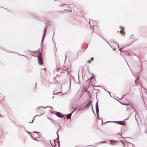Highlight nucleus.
Wrapping results in <instances>:
<instances>
[{
	"instance_id": "obj_1",
	"label": "nucleus",
	"mask_w": 147,
	"mask_h": 147,
	"mask_svg": "<svg viewBox=\"0 0 147 147\" xmlns=\"http://www.w3.org/2000/svg\"><path fill=\"white\" fill-rule=\"evenodd\" d=\"M38 59L39 61V64L40 65H42L43 64V61L42 57H41V53H40L39 51L38 52Z\"/></svg>"
},
{
	"instance_id": "obj_2",
	"label": "nucleus",
	"mask_w": 147,
	"mask_h": 147,
	"mask_svg": "<svg viewBox=\"0 0 147 147\" xmlns=\"http://www.w3.org/2000/svg\"><path fill=\"white\" fill-rule=\"evenodd\" d=\"M127 108L128 109H131L132 108L134 111L135 110L134 108L131 105L128 104L127 105Z\"/></svg>"
},
{
	"instance_id": "obj_3",
	"label": "nucleus",
	"mask_w": 147,
	"mask_h": 147,
	"mask_svg": "<svg viewBox=\"0 0 147 147\" xmlns=\"http://www.w3.org/2000/svg\"><path fill=\"white\" fill-rule=\"evenodd\" d=\"M55 115L58 117L62 118L63 117L62 115L61 114L57 112L55 113Z\"/></svg>"
},
{
	"instance_id": "obj_4",
	"label": "nucleus",
	"mask_w": 147,
	"mask_h": 147,
	"mask_svg": "<svg viewBox=\"0 0 147 147\" xmlns=\"http://www.w3.org/2000/svg\"><path fill=\"white\" fill-rule=\"evenodd\" d=\"M44 84L45 86H47L49 85L50 84V82L49 81L45 80L44 82Z\"/></svg>"
},
{
	"instance_id": "obj_5",
	"label": "nucleus",
	"mask_w": 147,
	"mask_h": 147,
	"mask_svg": "<svg viewBox=\"0 0 147 147\" xmlns=\"http://www.w3.org/2000/svg\"><path fill=\"white\" fill-rule=\"evenodd\" d=\"M47 28H45L43 30V36H45V35L47 32Z\"/></svg>"
},
{
	"instance_id": "obj_6",
	"label": "nucleus",
	"mask_w": 147,
	"mask_h": 147,
	"mask_svg": "<svg viewBox=\"0 0 147 147\" xmlns=\"http://www.w3.org/2000/svg\"><path fill=\"white\" fill-rule=\"evenodd\" d=\"M118 124H120L121 125H123L125 124V123L123 121H119L118 123Z\"/></svg>"
},
{
	"instance_id": "obj_7",
	"label": "nucleus",
	"mask_w": 147,
	"mask_h": 147,
	"mask_svg": "<svg viewBox=\"0 0 147 147\" xmlns=\"http://www.w3.org/2000/svg\"><path fill=\"white\" fill-rule=\"evenodd\" d=\"M71 116V115L70 114H68L66 116L67 119H69L70 118Z\"/></svg>"
},
{
	"instance_id": "obj_8",
	"label": "nucleus",
	"mask_w": 147,
	"mask_h": 147,
	"mask_svg": "<svg viewBox=\"0 0 147 147\" xmlns=\"http://www.w3.org/2000/svg\"><path fill=\"white\" fill-rule=\"evenodd\" d=\"M62 69L64 71H67V69L64 66H63L62 67Z\"/></svg>"
},
{
	"instance_id": "obj_9",
	"label": "nucleus",
	"mask_w": 147,
	"mask_h": 147,
	"mask_svg": "<svg viewBox=\"0 0 147 147\" xmlns=\"http://www.w3.org/2000/svg\"><path fill=\"white\" fill-rule=\"evenodd\" d=\"M120 32L122 34H123L124 33V31H123V30H121L120 31Z\"/></svg>"
},
{
	"instance_id": "obj_10",
	"label": "nucleus",
	"mask_w": 147,
	"mask_h": 147,
	"mask_svg": "<svg viewBox=\"0 0 147 147\" xmlns=\"http://www.w3.org/2000/svg\"><path fill=\"white\" fill-rule=\"evenodd\" d=\"M45 36H43L42 37V41H43L44 40V38H45Z\"/></svg>"
},
{
	"instance_id": "obj_11",
	"label": "nucleus",
	"mask_w": 147,
	"mask_h": 147,
	"mask_svg": "<svg viewBox=\"0 0 147 147\" xmlns=\"http://www.w3.org/2000/svg\"><path fill=\"white\" fill-rule=\"evenodd\" d=\"M94 75L93 74H92V76L90 78V79H91L93 78H94Z\"/></svg>"
},
{
	"instance_id": "obj_12",
	"label": "nucleus",
	"mask_w": 147,
	"mask_h": 147,
	"mask_svg": "<svg viewBox=\"0 0 147 147\" xmlns=\"http://www.w3.org/2000/svg\"><path fill=\"white\" fill-rule=\"evenodd\" d=\"M40 107H39L38 108V109L37 110V111H38V112L40 110Z\"/></svg>"
},
{
	"instance_id": "obj_13",
	"label": "nucleus",
	"mask_w": 147,
	"mask_h": 147,
	"mask_svg": "<svg viewBox=\"0 0 147 147\" xmlns=\"http://www.w3.org/2000/svg\"><path fill=\"white\" fill-rule=\"evenodd\" d=\"M94 60L93 58V57L91 58L90 59V61H93Z\"/></svg>"
},
{
	"instance_id": "obj_14",
	"label": "nucleus",
	"mask_w": 147,
	"mask_h": 147,
	"mask_svg": "<svg viewBox=\"0 0 147 147\" xmlns=\"http://www.w3.org/2000/svg\"><path fill=\"white\" fill-rule=\"evenodd\" d=\"M88 63H90V61H88Z\"/></svg>"
},
{
	"instance_id": "obj_15",
	"label": "nucleus",
	"mask_w": 147,
	"mask_h": 147,
	"mask_svg": "<svg viewBox=\"0 0 147 147\" xmlns=\"http://www.w3.org/2000/svg\"><path fill=\"white\" fill-rule=\"evenodd\" d=\"M34 132V133H38V132H36V131L34 132Z\"/></svg>"
},
{
	"instance_id": "obj_16",
	"label": "nucleus",
	"mask_w": 147,
	"mask_h": 147,
	"mask_svg": "<svg viewBox=\"0 0 147 147\" xmlns=\"http://www.w3.org/2000/svg\"><path fill=\"white\" fill-rule=\"evenodd\" d=\"M46 69L45 68L44 69V70H45V71L46 70Z\"/></svg>"
},
{
	"instance_id": "obj_17",
	"label": "nucleus",
	"mask_w": 147,
	"mask_h": 147,
	"mask_svg": "<svg viewBox=\"0 0 147 147\" xmlns=\"http://www.w3.org/2000/svg\"><path fill=\"white\" fill-rule=\"evenodd\" d=\"M49 119H50V118H49ZM51 120H52V121H53V119H51Z\"/></svg>"
}]
</instances>
